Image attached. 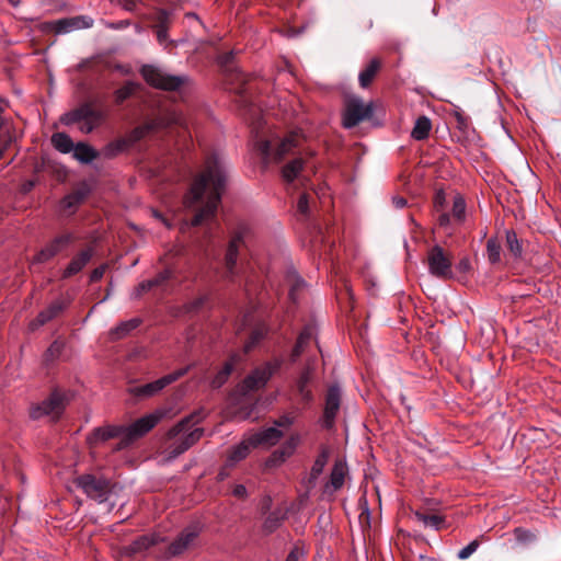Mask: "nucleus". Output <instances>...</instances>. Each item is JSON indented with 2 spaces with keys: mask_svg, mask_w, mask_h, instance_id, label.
<instances>
[{
  "mask_svg": "<svg viewBox=\"0 0 561 561\" xmlns=\"http://www.w3.org/2000/svg\"><path fill=\"white\" fill-rule=\"evenodd\" d=\"M226 181V168L220 157H207L203 172L194 179L183 201L186 208H198L191 226H198L215 217Z\"/></svg>",
  "mask_w": 561,
  "mask_h": 561,
  "instance_id": "f257e3e1",
  "label": "nucleus"
},
{
  "mask_svg": "<svg viewBox=\"0 0 561 561\" xmlns=\"http://www.w3.org/2000/svg\"><path fill=\"white\" fill-rule=\"evenodd\" d=\"M203 417L202 411L193 412L168 431L167 446L163 450L165 461L174 460L202 438L204 428L193 426Z\"/></svg>",
  "mask_w": 561,
  "mask_h": 561,
  "instance_id": "f03ea898",
  "label": "nucleus"
},
{
  "mask_svg": "<svg viewBox=\"0 0 561 561\" xmlns=\"http://www.w3.org/2000/svg\"><path fill=\"white\" fill-rule=\"evenodd\" d=\"M140 75L152 88L164 91H176L187 81L185 76H172L152 65H144Z\"/></svg>",
  "mask_w": 561,
  "mask_h": 561,
  "instance_id": "7ed1b4c3",
  "label": "nucleus"
},
{
  "mask_svg": "<svg viewBox=\"0 0 561 561\" xmlns=\"http://www.w3.org/2000/svg\"><path fill=\"white\" fill-rule=\"evenodd\" d=\"M163 415L164 413L162 411H156L136 420L129 426H125V436L119 440L114 449L122 450L128 447L136 439L146 435L160 422Z\"/></svg>",
  "mask_w": 561,
  "mask_h": 561,
  "instance_id": "20e7f679",
  "label": "nucleus"
},
{
  "mask_svg": "<svg viewBox=\"0 0 561 561\" xmlns=\"http://www.w3.org/2000/svg\"><path fill=\"white\" fill-rule=\"evenodd\" d=\"M75 483L91 500L104 503L111 494V482L103 477L85 473L76 478Z\"/></svg>",
  "mask_w": 561,
  "mask_h": 561,
  "instance_id": "39448f33",
  "label": "nucleus"
},
{
  "mask_svg": "<svg viewBox=\"0 0 561 561\" xmlns=\"http://www.w3.org/2000/svg\"><path fill=\"white\" fill-rule=\"evenodd\" d=\"M428 272L436 278L450 279L453 277V255L440 245L428 249L426 254Z\"/></svg>",
  "mask_w": 561,
  "mask_h": 561,
  "instance_id": "423d86ee",
  "label": "nucleus"
},
{
  "mask_svg": "<svg viewBox=\"0 0 561 561\" xmlns=\"http://www.w3.org/2000/svg\"><path fill=\"white\" fill-rule=\"evenodd\" d=\"M256 146L265 162H279L298 147V136L297 134H290L280 140L276 147L270 140H260Z\"/></svg>",
  "mask_w": 561,
  "mask_h": 561,
  "instance_id": "0eeeda50",
  "label": "nucleus"
},
{
  "mask_svg": "<svg viewBox=\"0 0 561 561\" xmlns=\"http://www.w3.org/2000/svg\"><path fill=\"white\" fill-rule=\"evenodd\" d=\"M373 103L365 104L360 98H350L345 103L342 124L350 129L373 116Z\"/></svg>",
  "mask_w": 561,
  "mask_h": 561,
  "instance_id": "6e6552de",
  "label": "nucleus"
},
{
  "mask_svg": "<svg viewBox=\"0 0 561 561\" xmlns=\"http://www.w3.org/2000/svg\"><path fill=\"white\" fill-rule=\"evenodd\" d=\"M342 402V391L339 385H331L324 396L323 413L320 419L322 427L331 430L335 425Z\"/></svg>",
  "mask_w": 561,
  "mask_h": 561,
  "instance_id": "1a4fd4ad",
  "label": "nucleus"
},
{
  "mask_svg": "<svg viewBox=\"0 0 561 561\" xmlns=\"http://www.w3.org/2000/svg\"><path fill=\"white\" fill-rule=\"evenodd\" d=\"M282 359L267 362L263 366L254 369L242 382L244 393L263 388L270 378L280 368Z\"/></svg>",
  "mask_w": 561,
  "mask_h": 561,
  "instance_id": "9d476101",
  "label": "nucleus"
},
{
  "mask_svg": "<svg viewBox=\"0 0 561 561\" xmlns=\"http://www.w3.org/2000/svg\"><path fill=\"white\" fill-rule=\"evenodd\" d=\"M66 394L60 391H54L49 398L44 400L42 403L31 408L30 416L37 420L42 416H51L57 419L62 413L66 405Z\"/></svg>",
  "mask_w": 561,
  "mask_h": 561,
  "instance_id": "9b49d317",
  "label": "nucleus"
},
{
  "mask_svg": "<svg viewBox=\"0 0 561 561\" xmlns=\"http://www.w3.org/2000/svg\"><path fill=\"white\" fill-rule=\"evenodd\" d=\"M191 366H186L184 368L178 369L171 374H168L152 382H148L142 386L135 387L130 390V392L136 397L141 398H149L158 392H160L162 389H164L167 386L173 383L184 375H186L190 370Z\"/></svg>",
  "mask_w": 561,
  "mask_h": 561,
  "instance_id": "f8f14e48",
  "label": "nucleus"
},
{
  "mask_svg": "<svg viewBox=\"0 0 561 561\" xmlns=\"http://www.w3.org/2000/svg\"><path fill=\"white\" fill-rule=\"evenodd\" d=\"M316 367L317 359L308 358L305 367L296 380V390L300 396L301 401L305 403H311L314 399L312 390L310 389V383L314 379Z\"/></svg>",
  "mask_w": 561,
  "mask_h": 561,
  "instance_id": "ddd939ff",
  "label": "nucleus"
},
{
  "mask_svg": "<svg viewBox=\"0 0 561 561\" xmlns=\"http://www.w3.org/2000/svg\"><path fill=\"white\" fill-rule=\"evenodd\" d=\"M76 240L72 232H66L55 237L47 243L34 257V263H45L65 250L69 244Z\"/></svg>",
  "mask_w": 561,
  "mask_h": 561,
  "instance_id": "4468645a",
  "label": "nucleus"
},
{
  "mask_svg": "<svg viewBox=\"0 0 561 561\" xmlns=\"http://www.w3.org/2000/svg\"><path fill=\"white\" fill-rule=\"evenodd\" d=\"M199 529L196 526H188L170 543L168 548L169 557H176L187 550L198 537Z\"/></svg>",
  "mask_w": 561,
  "mask_h": 561,
  "instance_id": "2eb2a0df",
  "label": "nucleus"
},
{
  "mask_svg": "<svg viewBox=\"0 0 561 561\" xmlns=\"http://www.w3.org/2000/svg\"><path fill=\"white\" fill-rule=\"evenodd\" d=\"M168 126V122L163 117H156L150 121H147L140 126L135 127L126 137L125 139L128 141V145L133 146L137 141L145 138L147 135H149L152 131H156L160 128H164Z\"/></svg>",
  "mask_w": 561,
  "mask_h": 561,
  "instance_id": "dca6fc26",
  "label": "nucleus"
},
{
  "mask_svg": "<svg viewBox=\"0 0 561 561\" xmlns=\"http://www.w3.org/2000/svg\"><path fill=\"white\" fill-rule=\"evenodd\" d=\"M93 23V19L88 15H77L56 21L54 30L57 34H64L76 30L90 28Z\"/></svg>",
  "mask_w": 561,
  "mask_h": 561,
  "instance_id": "f3484780",
  "label": "nucleus"
},
{
  "mask_svg": "<svg viewBox=\"0 0 561 561\" xmlns=\"http://www.w3.org/2000/svg\"><path fill=\"white\" fill-rule=\"evenodd\" d=\"M68 306V302L64 299H56L53 301L46 309L42 310L37 317L30 323L31 330H36L37 328L46 324L50 320L55 319L58 314H60Z\"/></svg>",
  "mask_w": 561,
  "mask_h": 561,
  "instance_id": "a211bd4d",
  "label": "nucleus"
},
{
  "mask_svg": "<svg viewBox=\"0 0 561 561\" xmlns=\"http://www.w3.org/2000/svg\"><path fill=\"white\" fill-rule=\"evenodd\" d=\"M93 253V248L89 247L80 251L77 255H75L67 265V267L64 270L62 278H69L81 272L92 259Z\"/></svg>",
  "mask_w": 561,
  "mask_h": 561,
  "instance_id": "6ab92c4d",
  "label": "nucleus"
},
{
  "mask_svg": "<svg viewBox=\"0 0 561 561\" xmlns=\"http://www.w3.org/2000/svg\"><path fill=\"white\" fill-rule=\"evenodd\" d=\"M252 445L256 448L259 446L272 447L276 445L283 437V432L276 427H268L263 431L249 435Z\"/></svg>",
  "mask_w": 561,
  "mask_h": 561,
  "instance_id": "aec40b11",
  "label": "nucleus"
},
{
  "mask_svg": "<svg viewBox=\"0 0 561 561\" xmlns=\"http://www.w3.org/2000/svg\"><path fill=\"white\" fill-rule=\"evenodd\" d=\"M242 243H243V231L240 230V231H237L234 233V236L231 238V240L228 244L226 256H225L226 270H227V274L229 276H232L234 273L239 248Z\"/></svg>",
  "mask_w": 561,
  "mask_h": 561,
  "instance_id": "412c9836",
  "label": "nucleus"
},
{
  "mask_svg": "<svg viewBox=\"0 0 561 561\" xmlns=\"http://www.w3.org/2000/svg\"><path fill=\"white\" fill-rule=\"evenodd\" d=\"M316 336V327L312 324H307L304 327L301 332L298 335L297 342L290 353V360L295 363L299 356L304 353L306 347L310 344V342Z\"/></svg>",
  "mask_w": 561,
  "mask_h": 561,
  "instance_id": "4be33fe9",
  "label": "nucleus"
},
{
  "mask_svg": "<svg viewBox=\"0 0 561 561\" xmlns=\"http://www.w3.org/2000/svg\"><path fill=\"white\" fill-rule=\"evenodd\" d=\"M347 467L342 460H336L330 473V480L324 485V492L334 493L340 490L345 480Z\"/></svg>",
  "mask_w": 561,
  "mask_h": 561,
  "instance_id": "5701e85b",
  "label": "nucleus"
},
{
  "mask_svg": "<svg viewBox=\"0 0 561 561\" xmlns=\"http://www.w3.org/2000/svg\"><path fill=\"white\" fill-rule=\"evenodd\" d=\"M125 436L124 425H105L93 430L90 440L93 443L106 442L111 438L119 437L121 439Z\"/></svg>",
  "mask_w": 561,
  "mask_h": 561,
  "instance_id": "b1692460",
  "label": "nucleus"
},
{
  "mask_svg": "<svg viewBox=\"0 0 561 561\" xmlns=\"http://www.w3.org/2000/svg\"><path fill=\"white\" fill-rule=\"evenodd\" d=\"M252 448H255L252 443L251 438L248 436L243 438L238 445L233 446L227 456L226 466L227 467H233L239 461L245 459L248 455L250 454V450Z\"/></svg>",
  "mask_w": 561,
  "mask_h": 561,
  "instance_id": "393cba45",
  "label": "nucleus"
},
{
  "mask_svg": "<svg viewBox=\"0 0 561 561\" xmlns=\"http://www.w3.org/2000/svg\"><path fill=\"white\" fill-rule=\"evenodd\" d=\"M240 358L239 354H232L230 356V358L224 364V367L213 378L210 382L211 388L218 389L227 382L229 376L234 369V365L240 360Z\"/></svg>",
  "mask_w": 561,
  "mask_h": 561,
  "instance_id": "a878e982",
  "label": "nucleus"
},
{
  "mask_svg": "<svg viewBox=\"0 0 561 561\" xmlns=\"http://www.w3.org/2000/svg\"><path fill=\"white\" fill-rule=\"evenodd\" d=\"M104 117H105V115L102 111L94 110L90 105V113L84 118H82V121L80 122V125H79L80 131H82L84 134H90L98 126L101 125Z\"/></svg>",
  "mask_w": 561,
  "mask_h": 561,
  "instance_id": "bb28decb",
  "label": "nucleus"
},
{
  "mask_svg": "<svg viewBox=\"0 0 561 561\" xmlns=\"http://www.w3.org/2000/svg\"><path fill=\"white\" fill-rule=\"evenodd\" d=\"M381 68V60L379 58H373L368 65L359 72L358 81L359 85L364 89L368 88L374 81L377 72Z\"/></svg>",
  "mask_w": 561,
  "mask_h": 561,
  "instance_id": "cd10ccee",
  "label": "nucleus"
},
{
  "mask_svg": "<svg viewBox=\"0 0 561 561\" xmlns=\"http://www.w3.org/2000/svg\"><path fill=\"white\" fill-rule=\"evenodd\" d=\"M140 322L141 320L138 318H133L121 322L118 325L111 330V339L113 341H117L126 337L133 330L139 327Z\"/></svg>",
  "mask_w": 561,
  "mask_h": 561,
  "instance_id": "c85d7f7f",
  "label": "nucleus"
},
{
  "mask_svg": "<svg viewBox=\"0 0 561 561\" xmlns=\"http://www.w3.org/2000/svg\"><path fill=\"white\" fill-rule=\"evenodd\" d=\"M431 129H432L431 119L427 116L422 115L416 118L414 126L411 130V137L414 140H424V139L428 138Z\"/></svg>",
  "mask_w": 561,
  "mask_h": 561,
  "instance_id": "c756f323",
  "label": "nucleus"
},
{
  "mask_svg": "<svg viewBox=\"0 0 561 561\" xmlns=\"http://www.w3.org/2000/svg\"><path fill=\"white\" fill-rule=\"evenodd\" d=\"M73 157L82 163H90L99 157V152L88 144L78 142L73 147Z\"/></svg>",
  "mask_w": 561,
  "mask_h": 561,
  "instance_id": "7c9ffc66",
  "label": "nucleus"
},
{
  "mask_svg": "<svg viewBox=\"0 0 561 561\" xmlns=\"http://www.w3.org/2000/svg\"><path fill=\"white\" fill-rule=\"evenodd\" d=\"M141 89V84L134 81H127L123 87L114 91V101L117 105H121L126 100L131 98L137 91Z\"/></svg>",
  "mask_w": 561,
  "mask_h": 561,
  "instance_id": "2f4dec72",
  "label": "nucleus"
},
{
  "mask_svg": "<svg viewBox=\"0 0 561 561\" xmlns=\"http://www.w3.org/2000/svg\"><path fill=\"white\" fill-rule=\"evenodd\" d=\"M329 456H330L329 449L327 447H321V450L311 467L310 477H309L310 483H312V484L316 483L317 479L322 473V471L329 460Z\"/></svg>",
  "mask_w": 561,
  "mask_h": 561,
  "instance_id": "473e14b6",
  "label": "nucleus"
},
{
  "mask_svg": "<svg viewBox=\"0 0 561 561\" xmlns=\"http://www.w3.org/2000/svg\"><path fill=\"white\" fill-rule=\"evenodd\" d=\"M89 113H90V104L85 103L70 112L65 113L60 117V122L67 126L73 125L77 123L80 124L82 118H84Z\"/></svg>",
  "mask_w": 561,
  "mask_h": 561,
  "instance_id": "72a5a7b5",
  "label": "nucleus"
},
{
  "mask_svg": "<svg viewBox=\"0 0 561 561\" xmlns=\"http://www.w3.org/2000/svg\"><path fill=\"white\" fill-rule=\"evenodd\" d=\"M304 165H305V161L302 158L293 159L291 161H289L287 164H285L283 167V169H282L283 179L288 183L293 182L295 179H297L299 173L302 171Z\"/></svg>",
  "mask_w": 561,
  "mask_h": 561,
  "instance_id": "f704fd0d",
  "label": "nucleus"
},
{
  "mask_svg": "<svg viewBox=\"0 0 561 561\" xmlns=\"http://www.w3.org/2000/svg\"><path fill=\"white\" fill-rule=\"evenodd\" d=\"M159 542V537L156 535H144L135 539L128 547L130 553H138L149 549Z\"/></svg>",
  "mask_w": 561,
  "mask_h": 561,
  "instance_id": "c9c22d12",
  "label": "nucleus"
},
{
  "mask_svg": "<svg viewBox=\"0 0 561 561\" xmlns=\"http://www.w3.org/2000/svg\"><path fill=\"white\" fill-rule=\"evenodd\" d=\"M51 144L55 149L62 153H69L75 147L72 139L65 133H55L51 136Z\"/></svg>",
  "mask_w": 561,
  "mask_h": 561,
  "instance_id": "e433bc0d",
  "label": "nucleus"
},
{
  "mask_svg": "<svg viewBox=\"0 0 561 561\" xmlns=\"http://www.w3.org/2000/svg\"><path fill=\"white\" fill-rule=\"evenodd\" d=\"M414 518L422 523L424 527H431L436 530L440 529L445 522L444 518L439 515H428L419 511L414 512Z\"/></svg>",
  "mask_w": 561,
  "mask_h": 561,
  "instance_id": "4c0bfd02",
  "label": "nucleus"
},
{
  "mask_svg": "<svg viewBox=\"0 0 561 561\" xmlns=\"http://www.w3.org/2000/svg\"><path fill=\"white\" fill-rule=\"evenodd\" d=\"M85 198V192L76 191L65 196L61 201V207L65 210H71V213L82 203Z\"/></svg>",
  "mask_w": 561,
  "mask_h": 561,
  "instance_id": "58836bf2",
  "label": "nucleus"
},
{
  "mask_svg": "<svg viewBox=\"0 0 561 561\" xmlns=\"http://www.w3.org/2000/svg\"><path fill=\"white\" fill-rule=\"evenodd\" d=\"M501 243L496 238H490L486 241V254L488 260L491 264H496L501 262Z\"/></svg>",
  "mask_w": 561,
  "mask_h": 561,
  "instance_id": "ea45409f",
  "label": "nucleus"
},
{
  "mask_svg": "<svg viewBox=\"0 0 561 561\" xmlns=\"http://www.w3.org/2000/svg\"><path fill=\"white\" fill-rule=\"evenodd\" d=\"M129 146L130 145H128V141L125 138H121L107 144L103 149V154L106 158H113Z\"/></svg>",
  "mask_w": 561,
  "mask_h": 561,
  "instance_id": "a19ab883",
  "label": "nucleus"
},
{
  "mask_svg": "<svg viewBox=\"0 0 561 561\" xmlns=\"http://www.w3.org/2000/svg\"><path fill=\"white\" fill-rule=\"evenodd\" d=\"M506 247L515 257L522 256L523 247L514 230L506 231Z\"/></svg>",
  "mask_w": 561,
  "mask_h": 561,
  "instance_id": "79ce46f5",
  "label": "nucleus"
},
{
  "mask_svg": "<svg viewBox=\"0 0 561 561\" xmlns=\"http://www.w3.org/2000/svg\"><path fill=\"white\" fill-rule=\"evenodd\" d=\"M291 455L288 453V450L283 445L280 448L273 451V454L268 457L266 460L267 467H276L283 463L287 458H289Z\"/></svg>",
  "mask_w": 561,
  "mask_h": 561,
  "instance_id": "37998d69",
  "label": "nucleus"
},
{
  "mask_svg": "<svg viewBox=\"0 0 561 561\" xmlns=\"http://www.w3.org/2000/svg\"><path fill=\"white\" fill-rule=\"evenodd\" d=\"M282 525V517L277 513H271L262 525L265 535L274 533Z\"/></svg>",
  "mask_w": 561,
  "mask_h": 561,
  "instance_id": "c03bdc74",
  "label": "nucleus"
},
{
  "mask_svg": "<svg viewBox=\"0 0 561 561\" xmlns=\"http://www.w3.org/2000/svg\"><path fill=\"white\" fill-rule=\"evenodd\" d=\"M466 202L461 196H456L453 203L451 216L459 222L465 219Z\"/></svg>",
  "mask_w": 561,
  "mask_h": 561,
  "instance_id": "a18cd8bd",
  "label": "nucleus"
},
{
  "mask_svg": "<svg viewBox=\"0 0 561 561\" xmlns=\"http://www.w3.org/2000/svg\"><path fill=\"white\" fill-rule=\"evenodd\" d=\"M64 350V343L61 341H54L45 353V360L50 362L58 358Z\"/></svg>",
  "mask_w": 561,
  "mask_h": 561,
  "instance_id": "49530a36",
  "label": "nucleus"
},
{
  "mask_svg": "<svg viewBox=\"0 0 561 561\" xmlns=\"http://www.w3.org/2000/svg\"><path fill=\"white\" fill-rule=\"evenodd\" d=\"M479 546H480V541L478 539H474L470 543H468L466 547H463L461 550H459L457 557L461 560L468 559L472 553H474L477 551Z\"/></svg>",
  "mask_w": 561,
  "mask_h": 561,
  "instance_id": "de8ad7c7",
  "label": "nucleus"
},
{
  "mask_svg": "<svg viewBox=\"0 0 561 561\" xmlns=\"http://www.w3.org/2000/svg\"><path fill=\"white\" fill-rule=\"evenodd\" d=\"M296 414L294 412L283 414L277 420L274 421V425L277 427H289L296 421Z\"/></svg>",
  "mask_w": 561,
  "mask_h": 561,
  "instance_id": "09e8293b",
  "label": "nucleus"
},
{
  "mask_svg": "<svg viewBox=\"0 0 561 561\" xmlns=\"http://www.w3.org/2000/svg\"><path fill=\"white\" fill-rule=\"evenodd\" d=\"M152 288H153V286H152V284L150 283L149 279L144 280V282L139 283L135 287L131 296H133V298L137 299V298L141 297L145 293L149 291Z\"/></svg>",
  "mask_w": 561,
  "mask_h": 561,
  "instance_id": "8fccbe9b",
  "label": "nucleus"
},
{
  "mask_svg": "<svg viewBox=\"0 0 561 561\" xmlns=\"http://www.w3.org/2000/svg\"><path fill=\"white\" fill-rule=\"evenodd\" d=\"M297 210L304 216L308 215L309 211V197L307 194H301L297 202Z\"/></svg>",
  "mask_w": 561,
  "mask_h": 561,
  "instance_id": "3c124183",
  "label": "nucleus"
},
{
  "mask_svg": "<svg viewBox=\"0 0 561 561\" xmlns=\"http://www.w3.org/2000/svg\"><path fill=\"white\" fill-rule=\"evenodd\" d=\"M515 537L520 542H527L535 538L534 534L524 528H516L514 530Z\"/></svg>",
  "mask_w": 561,
  "mask_h": 561,
  "instance_id": "603ef678",
  "label": "nucleus"
},
{
  "mask_svg": "<svg viewBox=\"0 0 561 561\" xmlns=\"http://www.w3.org/2000/svg\"><path fill=\"white\" fill-rule=\"evenodd\" d=\"M171 277V272L169 270H163L157 276L149 279L153 287L162 285Z\"/></svg>",
  "mask_w": 561,
  "mask_h": 561,
  "instance_id": "864d4df0",
  "label": "nucleus"
},
{
  "mask_svg": "<svg viewBox=\"0 0 561 561\" xmlns=\"http://www.w3.org/2000/svg\"><path fill=\"white\" fill-rule=\"evenodd\" d=\"M105 270H106L105 265H101V266L94 268L90 274V282L94 283V282L100 280L103 277Z\"/></svg>",
  "mask_w": 561,
  "mask_h": 561,
  "instance_id": "5fc2aeb1",
  "label": "nucleus"
},
{
  "mask_svg": "<svg viewBox=\"0 0 561 561\" xmlns=\"http://www.w3.org/2000/svg\"><path fill=\"white\" fill-rule=\"evenodd\" d=\"M304 556V550L295 546L288 553L286 561H298Z\"/></svg>",
  "mask_w": 561,
  "mask_h": 561,
  "instance_id": "6e6d98bb",
  "label": "nucleus"
},
{
  "mask_svg": "<svg viewBox=\"0 0 561 561\" xmlns=\"http://www.w3.org/2000/svg\"><path fill=\"white\" fill-rule=\"evenodd\" d=\"M299 442L298 435H293L285 444V448L288 450L290 455H293L294 450L296 449Z\"/></svg>",
  "mask_w": 561,
  "mask_h": 561,
  "instance_id": "4d7b16f0",
  "label": "nucleus"
},
{
  "mask_svg": "<svg viewBox=\"0 0 561 561\" xmlns=\"http://www.w3.org/2000/svg\"><path fill=\"white\" fill-rule=\"evenodd\" d=\"M455 118H456V122H457V127L460 130H466L467 127H468V118L465 115H462L461 113H459V112L455 113Z\"/></svg>",
  "mask_w": 561,
  "mask_h": 561,
  "instance_id": "13d9d810",
  "label": "nucleus"
},
{
  "mask_svg": "<svg viewBox=\"0 0 561 561\" xmlns=\"http://www.w3.org/2000/svg\"><path fill=\"white\" fill-rule=\"evenodd\" d=\"M118 4L127 10V11H134L137 7L136 0H117Z\"/></svg>",
  "mask_w": 561,
  "mask_h": 561,
  "instance_id": "bf43d9fd",
  "label": "nucleus"
},
{
  "mask_svg": "<svg viewBox=\"0 0 561 561\" xmlns=\"http://www.w3.org/2000/svg\"><path fill=\"white\" fill-rule=\"evenodd\" d=\"M232 494L236 497L244 499L247 496V489L243 484H237L232 490Z\"/></svg>",
  "mask_w": 561,
  "mask_h": 561,
  "instance_id": "052dcab7",
  "label": "nucleus"
},
{
  "mask_svg": "<svg viewBox=\"0 0 561 561\" xmlns=\"http://www.w3.org/2000/svg\"><path fill=\"white\" fill-rule=\"evenodd\" d=\"M470 267L471 265L468 257L461 259L457 265L458 271L461 273H467L470 270Z\"/></svg>",
  "mask_w": 561,
  "mask_h": 561,
  "instance_id": "680f3d73",
  "label": "nucleus"
},
{
  "mask_svg": "<svg viewBox=\"0 0 561 561\" xmlns=\"http://www.w3.org/2000/svg\"><path fill=\"white\" fill-rule=\"evenodd\" d=\"M232 58H233V54H232V51H230V53H226V54L221 55L218 58V61L221 66L228 67L230 65V62L232 61Z\"/></svg>",
  "mask_w": 561,
  "mask_h": 561,
  "instance_id": "e2e57ef3",
  "label": "nucleus"
},
{
  "mask_svg": "<svg viewBox=\"0 0 561 561\" xmlns=\"http://www.w3.org/2000/svg\"><path fill=\"white\" fill-rule=\"evenodd\" d=\"M157 20L159 22V25L165 26L168 20H169V13L165 10H160L157 15Z\"/></svg>",
  "mask_w": 561,
  "mask_h": 561,
  "instance_id": "0e129e2a",
  "label": "nucleus"
},
{
  "mask_svg": "<svg viewBox=\"0 0 561 561\" xmlns=\"http://www.w3.org/2000/svg\"><path fill=\"white\" fill-rule=\"evenodd\" d=\"M168 37L167 26L159 25L157 31V38L160 43H163Z\"/></svg>",
  "mask_w": 561,
  "mask_h": 561,
  "instance_id": "69168bd1",
  "label": "nucleus"
},
{
  "mask_svg": "<svg viewBox=\"0 0 561 561\" xmlns=\"http://www.w3.org/2000/svg\"><path fill=\"white\" fill-rule=\"evenodd\" d=\"M305 285V282L302 279H298L296 284L291 287L289 291V297L293 301L296 300V291Z\"/></svg>",
  "mask_w": 561,
  "mask_h": 561,
  "instance_id": "338daca9",
  "label": "nucleus"
},
{
  "mask_svg": "<svg viewBox=\"0 0 561 561\" xmlns=\"http://www.w3.org/2000/svg\"><path fill=\"white\" fill-rule=\"evenodd\" d=\"M261 339V334H259L257 332H254L253 335H252V341L248 344H245L244 346V350L245 352H249L253 345Z\"/></svg>",
  "mask_w": 561,
  "mask_h": 561,
  "instance_id": "774afa93",
  "label": "nucleus"
}]
</instances>
